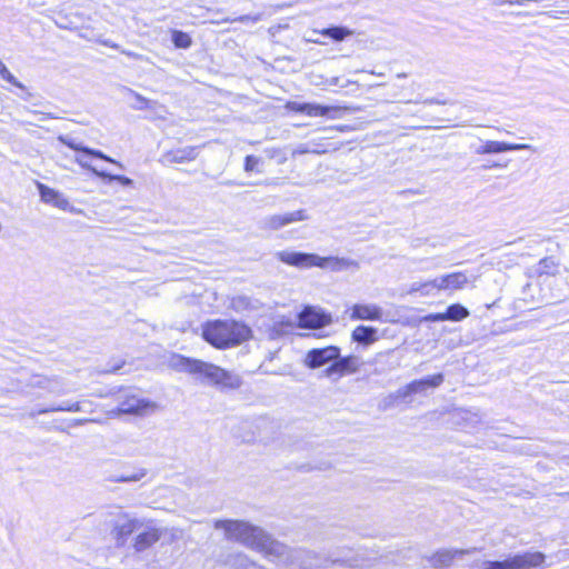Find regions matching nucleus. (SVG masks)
I'll list each match as a JSON object with an SVG mask.
<instances>
[{
  "label": "nucleus",
  "mask_w": 569,
  "mask_h": 569,
  "mask_svg": "<svg viewBox=\"0 0 569 569\" xmlns=\"http://www.w3.org/2000/svg\"><path fill=\"white\" fill-rule=\"evenodd\" d=\"M216 530H222L224 538L237 541L248 548L277 558L286 553L287 547L273 539L262 528L244 520L219 519L213 521Z\"/></svg>",
  "instance_id": "f257e3e1"
},
{
  "label": "nucleus",
  "mask_w": 569,
  "mask_h": 569,
  "mask_svg": "<svg viewBox=\"0 0 569 569\" xmlns=\"http://www.w3.org/2000/svg\"><path fill=\"white\" fill-rule=\"evenodd\" d=\"M251 330L248 326L228 320L208 322L202 331L203 339L216 348H229L247 340Z\"/></svg>",
  "instance_id": "f03ea898"
},
{
  "label": "nucleus",
  "mask_w": 569,
  "mask_h": 569,
  "mask_svg": "<svg viewBox=\"0 0 569 569\" xmlns=\"http://www.w3.org/2000/svg\"><path fill=\"white\" fill-rule=\"evenodd\" d=\"M277 258L289 266L307 269L311 267L330 268L340 271L348 268H358L357 261L347 258L320 257L316 253L283 250L277 252Z\"/></svg>",
  "instance_id": "7ed1b4c3"
},
{
  "label": "nucleus",
  "mask_w": 569,
  "mask_h": 569,
  "mask_svg": "<svg viewBox=\"0 0 569 569\" xmlns=\"http://www.w3.org/2000/svg\"><path fill=\"white\" fill-rule=\"evenodd\" d=\"M170 367L177 371L199 376L213 386H217L219 378L222 376V368L202 360L187 358L181 355H174L171 357Z\"/></svg>",
  "instance_id": "20e7f679"
},
{
  "label": "nucleus",
  "mask_w": 569,
  "mask_h": 569,
  "mask_svg": "<svg viewBox=\"0 0 569 569\" xmlns=\"http://www.w3.org/2000/svg\"><path fill=\"white\" fill-rule=\"evenodd\" d=\"M112 518L111 523V536L116 541L117 547L126 545L128 538L133 533L142 529L143 519L136 518L128 512L118 510L110 515Z\"/></svg>",
  "instance_id": "39448f33"
},
{
  "label": "nucleus",
  "mask_w": 569,
  "mask_h": 569,
  "mask_svg": "<svg viewBox=\"0 0 569 569\" xmlns=\"http://www.w3.org/2000/svg\"><path fill=\"white\" fill-rule=\"evenodd\" d=\"M362 366L361 358L357 355L341 356V349L338 347V357L333 363L322 371V377L338 380L345 376L357 373Z\"/></svg>",
  "instance_id": "423d86ee"
},
{
  "label": "nucleus",
  "mask_w": 569,
  "mask_h": 569,
  "mask_svg": "<svg viewBox=\"0 0 569 569\" xmlns=\"http://www.w3.org/2000/svg\"><path fill=\"white\" fill-rule=\"evenodd\" d=\"M546 555L541 551H526L500 561V569H543Z\"/></svg>",
  "instance_id": "0eeeda50"
},
{
  "label": "nucleus",
  "mask_w": 569,
  "mask_h": 569,
  "mask_svg": "<svg viewBox=\"0 0 569 569\" xmlns=\"http://www.w3.org/2000/svg\"><path fill=\"white\" fill-rule=\"evenodd\" d=\"M338 357L337 346H327L323 348H312L308 350L302 360L303 365L311 370L328 367L333 363Z\"/></svg>",
  "instance_id": "6e6552de"
},
{
  "label": "nucleus",
  "mask_w": 569,
  "mask_h": 569,
  "mask_svg": "<svg viewBox=\"0 0 569 569\" xmlns=\"http://www.w3.org/2000/svg\"><path fill=\"white\" fill-rule=\"evenodd\" d=\"M166 530L158 528L153 521H144L141 530L137 531L138 535L133 540V549L137 552H142L153 546L160 540Z\"/></svg>",
  "instance_id": "1a4fd4ad"
},
{
  "label": "nucleus",
  "mask_w": 569,
  "mask_h": 569,
  "mask_svg": "<svg viewBox=\"0 0 569 569\" xmlns=\"http://www.w3.org/2000/svg\"><path fill=\"white\" fill-rule=\"evenodd\" d=\"M154 407V403L147 399L138 398L134 395H126L124 398L120 400L117 409L112 410V413L142 416Z\"/></svg>",
  "instance_id": "9d476101"
},
{
  "label": "nucleus",
  "mask_w": 569,
  "mask_h": 569,
  "mask_svg": "<svg viewBox=\"0 0 569 569\" xmlns=\"http://www.w3.org/2000/svg\"><path fill=\"white\" fill-rule=\"evenodd\" d=\"M475 549H440L433 555L426 557V560L433 569H447L456 559L471 553Z\"/></svg>",
  "instance_id": "9b49d317"
},
{
  "label": "nucleus",
  "mask_w": 569,
  "mask_h": 569,
  "mask_svg": "<svg viewBox=\"0 0 569 569\" xmlns=\"http://www.w3.org/2000/svg\"><path fill=\"white\" fill-rule=\"evenodd\" d=\"M443 379L445 377L442 373H437L423 379L413 380L403 388L398 389L396 392V397L405 399L413 393L423 392L428 388H437L443 382Z\"/></svg>",
  "instance_id": "f8f14e48"
},
{
  "label": "nucleus",
  "mask_w": 569,
  "mask_h": 569,
  "mask_svg": "<svg viewBox=\"0 0 569 569\" xmlns=\"http://www.w3.org/2000/svg\"><path fill=\"white\" fill-rule=\"evenodd\" d=\"M299 327L319 329L331 322V316L315 307H306L298 315Z\"/></svg>",
  "instance_id": "ddd939ff"
},
{
  "label": "nucleus",
  "mask_w": 569,
  "mask_h": 569,
  "mask_svg": "<svg viewBox=\"0 0 569 569\" xmlns=\"http://www.w3.org/2000/svg\"><path fill=\"white\" fill-rule=\"evenodd\" d=\"M287 108L291 111L298 113H305L309 117H325L328 116L330 118H336V114H331V112L339 113L341 109L339 107H328L321 106L317 103H308V102H297L290 101L287 103Z\"/></svg>",
  "instance_id": "4468645a"
},
{
  "label": "nucleus",
  "mask_w": 569,
  "mask_h": 569,
  "mask_svg": "<svg viewBox=\"0 0 569 569\" xmlns=\"http://www.w3.org/2000/svg\"><path fill=\"white\" fill-rule=\"evenodd\" d=\"M307 219L305 210H297L280 214H272L262 220V227L268 230H278L290 223L303 221Z\"/></svg>",
  "instance_id": "2eb2a0df"
},
{
  "label": "nucleus",
  "mask_w": 569,
  "mask_h": 569,
  "mask_svg": "<svg viewBox=\"0 0 569 569\" xmlns=\"http://www.w3.org/2000/svg\"><path fill=\"white\" fill-rule=\"evenodd\" d=\"M198 157V148L188 146L174 150H170L164 152L161 158L160 162L164 166H169L172 163H186L194 160Z\"/></svg>",
  "instance_id": "dca6fc26"
},
{
  "label": "nucleus",
  "mask_w": 569,
  "mask_h": 569,
  "mask_svg": "<svg viewBox=\"0 0 569 569\" xmlns=\"http://www.w3.org/2000/svg\"><path fill=\"white\" fill-rule=\"evenodd\" d=\"M37 189L39 191L41 201L48 204H52L64 211H72V207L67 198H64L59 191L41 183L37 182Z\"/></svg>",
  "instance_id": "f3484780"
},
{
  "label": "nucleus",
  "mask_w": 569,
  "mask_h": 569,
  "mask_svg": "<svg viewBox=\"0 0 569 569\" xmlns=\"http://www.w3.org/2000/svg\"><path fill=\"white\" fill-rule=\"evenodd\" d=\"M382 316V308L373 303H356L350 312L351 320L381 321Z\"/></svg>",
  "instance_id": "a211bd4d"
},
{
  "label": "nucleus",
  "mask_w": 569,
  "mask_h": 569,
  "mask_svg": "<svg viewBox=\"0 0 569 569\" xmlns=\"http://www.w3.org/2000/svg\"><path fill=\"white\" fill-rule=\"evenodd\" d=\"M536 272L538 277H557L561 273L560 260L553 256L543 257L538 261Z\"/></svg>",
  "instance_id": "6ab92c4d"
},
{
  "label": "nucleus",
  "mask_w": 569,
  "mask_h": 569,
  "mask_svg": "<svg viewBox=\"0 0 569 569\" xmlns=\"http://www.w3.org/2000/svg\"><path fill=\"white\" fill-rule=\"evenodd\" d=\"M351 340L359 346L368 347L378 340V330L373 327L358 326L351 332Z\"/></svg>",
  "instance_id": "aec40b11"
},
{
  "label": "nucleus",
  "mask_w": 569,
  "mask_h": 569,
  "mask_svg": "<svg viewBox=\"0 0 569 569\" xmlns=\"http://www.w3.org/2000/svg\"><path fill=\"white\" fill-rule=\"evenodd\" d=\"M84 405L91 406L90 402H70V401H67V402H63L60 406L42 408V409L38 410L37 413L38 415H43V413H48V412H58V411H68V412L88 411L84 408ZM34 415H36V412H31L30 413L31 417H33Z\"/></svg>",
  "instance_id": "412c9836"
},
{
  "label": "nucleus",
  "mask_w": 569,
  "mask_h": 569,
  "mask_svg": "<svg viewBox=\"0 0 569 569\" xmlns=\"http://www.w3.org/2000/svg\"><path fill=\"white\" fill-rule=\"evenodd\" d=\"M48 379H49V377H47V376L32 375L24 382L21 381V383H23V386H21L20 392L24 393V395H31L33 389L46 390V387L48 385Z\"/></svg>",
  "instance_id": "4be33fe9"
},
{
  "label": "nucleus",
  "mask_w": 569,
  "mask_h": 569,
  "mask_svg": "<svg viewBox=\"0 0 569 569\" xmlns=\"http://www.w3.org/2000/svg\"><path fill=\"white\" fill-rule=\"evenodd\" d=\"M315 32H319L320 34L330 38L337 42L343 41L346 38L353 34L352 30L343 26H331L320 31L315 30Z\"/></svg>",
  "instance_id": "5701e85b"
},
{
  "label": "nucleus",
  "mask_w": 569,
  "mask_h": 569,
  "mask_svg": "<svg viewBox=\"0 0 569 569\" xmlns=\"http://www.w3.org/2000/svg\"><path fill=\"white\" fill-rule=\"evenodd\" d=\"M242 386V379L239 375L222 369V376L219 378L217 387L221 389L236 390Z\"/></svg>",
  "instance_id": "b1692460"
},
{
  "label": "nucleus",
  "mask_w": 569,
  "mask_h": 569,
  "mask_svg": "<svg viewBox=\"0 0 569 569\" xmlns=\"http://www.w3.org/2000/svg\"><path fill=\"white\" fill-rule=\"evenodd\" d=\"M469 316V311L466 307L459 303H453L445 311L446 321H461Z\"/></svg>",
  "instance_id": "393cba45"
},
{
  "label": "nucleus",
  "mask_w": 569,
  "mask_h": 569,
  "mask_svg": "<svg viewBox=\"0 0 569 569\" xmlns=\"http://www.w3.org/2000/svg\"><path fill=\"white\" fill-rule=\"evenodd\" d=\"M547 8L552 17L560 18L569 14V0H548Z\"/></svg>",
  "instance_id": "a878e982"
},
{
  "label": "nucleus",
  "mask_w": 569,
  "mask_h": 569,
  "mask_svg": "<svg viewBox=\"0 0 569 569\" xmlns=\"http://www.w3.org/2000/svg\"><path fill=\"white\" fill-rule=\"evenodd\" d=\"M254 426L258 429V439L259 441L267 442L269 440V437L267 435H263L262 431L271 430L273 431L276 429V425L273 421H271L268 418L260 417L256 419Z\"/></svg>",
  "instance_id": "bb28decb"
},
{
  "label": "nucleus",
  "mask_w": 569,
  "mask_h": 569,
  "mask_svg": "<svg viewBox=\"0 0 569 569\" xmlns=\"http://www.w3.org/2000/svg\"><path fill=\"white\" fill-rule=\"evenodd\" d=\"M171 41L178 49H188L192 44L191 37L181 30L171 31Z\"/></svg>",
  "instance_id": "cd10ccee"
},
{
  "label": "nucleus",
  "mask_w": 569,
  "mask_h": 569,
  "mask_svg": "<svg viewBox=\"0 0 569 569\" xmlns=\"http://www.w3.org/2000/svg\"><path fill=\"white\" fill-rule=\"evenodd\" d=\"M447 283H449L450 290H458L463 288V286L468 282V278L463 272H453L446 274Z\"/></svg>",
  "instance_id": "c85d7f7f"
},
{
  "label": "nucleus",
  "mask_w": 569,
  "mask_h": 569,
  "mask_svg": "<svg viewBox=\"0 0 569 569\" xmlns=\"http://www.w3.org/2000/svg\"><path fill=\"white\" fill-rule=\"evenodd\" d=\"M433 280L426 282H413L411 286V292H420L421 296H430L436 292V287L432 286Z\"/></svg>",
  "instance_id": "c756f323"
},
{
  "label": "nucleus",
  "mask_w": 569,
  "mask_h": 569,
  "mask_svg": "<svg viewBox=\"0 0 569 569\" xmlns=\"http://www.w3.org/2000/svg\"><path fill=\"white\" fill-rule=\"evenodd\" d=\"M94 176L107 179L108 181H118L122 186L129 187L132 184V180L124 176L111 174L106 171L94 170Z\"/></svg>",
  "instance_id": "7c9ffc66"
},
{
  "label": "nucleus",
  "mask_w": 569,
  "mask_h": 569,
  "mask_svg": "<svg viewBox=\"0 0 569 569\" xmlns=\"http://www.w3.org/2000/svg\"><path fill=\"white\" fill-rule=\"evenodd\" d=\"M147 475L146 469H139L138 471L131 472V473H123L114 479L112 481L114 482H136L142 479Z\"/></svg>",
  "instance_id": "2f4dec72"
},
{
  "label": "nucleus",
  "mask_w": 569,
  "mask_h": 569,
  "mask_svg": "<svg viewBox=\"0 0 569 569\" xmlns=\"http://www.w3.org/2000/svg\"><path fill=\"white\" fill-rule=\"evenodd\" d=\"M261 158L249 154L244 158L243 169L246 172H261Z\"/></svg>",
  "instance_id": "473e14b6"
},
{
  "label": "nucleus",
  "mask_w": 569,
  "mask_h": 569,
  "mask_svg": "<svg viewBox=\"0 0 569 569\" xmlns=\"http://www.w3.org/2000/svg\"><path fill=\"white\" fill-rule=\"evenodd\" d=\"M129 94L134 97L136 103L132 104V108L136 110H144L150 108V100L141 96L140 93L133 91L132 89L126 88Z\"/></svg>",
  "instance_id": "72a5a7b5"
},
{
  "label": "nucleus",
  "mask_w": 569,
  "mask_h": 569,
  "mask_svg": "<svg viewBox=\"0 0 569 569\" xmlns=\"http://www.w3.org/2000/svg\"><path fill=\"white\" fill-rule=\"evenodd\" d=\"M0 76L3 80L8 81L9 83H11L20 89H24L23 84L8 70V68L1 60H0Z\"/></svg>",
  "instance_id": "f704fd0d"
},
{
  "label": "nucleus",
  "mask_w": 569,
  "mask_h": 569,
  "mask_svg": "<svg viewBox=\"0 0 569 569\" xmlns=\"http://www.w3.org/2000/svg\"><path fill=\"white\" fill-rule=\"evenodd\" d=\"M46 390L48 392L56 393V395H64L66 393L62 382L58 377H49Z\"/></svg>",
  "instance_id": "c9c22d12"
},
{
  "label": "nucleus",
  "mask_w": 569,
  "mask_h": 569,
  "mask_svg": "<svg viewBox=\"0 0 569 569\" xmlns=\"http://www.w3.org/2000/svg\"><path fill=\"white\" fill-rule=\"evenodd\" d=\"M263 14L262 13H256V14H243L239 16L234 19H224L226 22H241V23H257L260 20H262Z\"/></svg>",
  "instance_id": "e433bc0d"
},
{
  "label": "nucleus",
  "mask_w": 569,
  "mask_h": 569,
  "mask_svg": "<svg viewBox=\"0 0 569 569\" xmlns=\"http://www.w3.org/2000/svg\"><path fill=\"white\" fill-rule=\"evenodd\" d=\"M84 154L87 156H91V157H94V158H99V159H102L104 161H108V162H111V163H114L117 166H119L120 168H122V164L117 162L116 160H113L112 158H110L109 156L104 154L102 151L100 150H97V149H92V148H89L87 147L84 149Z\"/></svg>",
  "instance_id": "4c0bfd02"
},
{
  "label": "nucleus",
  "mask_w": 569,
  "mask_h": 569,
  "mask_svg": "<svg viewBox=\"0 0 569 569\" xmlns=\"http://www.w3.org/2000/svg\"><path fill=\"white\" fill-rule=\"evenodd\" d=\"M84 154L87 156H91V157H94V158H99V159H102L104 161H108V162H111V163H114L117 166H119L120 168H122V164L117 162L116 160H113L112 158H110L109 156L104 154L102 151L100 150H97V149H92V148H89L87 147L84 149Z\"/></svg>",
  "instance_id": "58836bf2"
},
{
  "label": "nucleus",
  "mask_w": 569,
  "mask_h": 569,
  "mask_svg": "<svg viewBox=\"0 0 569 569\" xmlns=\"http://www.w3.org/2000/svg\"><path fill=\"white\" fill-rule=\"evenodd\" d=\"M326 149L311 148L310 143H303L297 147L293 154H306V153H325Z\"/></svg>",
  "instance_id": "ea45409f"
},
{
  "label": "nucleus",
  "mask_w": 569,
  "mask_h": 569,
  "mask_svg": "<svg viewBox=\"0 0 569 569\" xmlns=\"http://www.w3.org/2000/svg\"><path fill=\"white\" fill-rule=\"evenodd\" d=\"M59 140L68 146L70 149L74 150V151H79V152H82L84 153V149L87 148L86 146H83L82 143L80 142H77L76 140L71 139V138H67V137H59Z\"/></svg>",
  "instance_id": "a19ab883"
},
{
  "label": "nucleus",
  "mask_w": 569,
  "mask_h": 569,
  "mask_svg": "<svg viewBox=\"0 0 569 569\" xmlns=\"http://www.w3.org/2000/svg\"><path fill=\"white\" fill-rule=\"evenodd\" d=\"M234 565H239L244 568H248V567L256 568V565L253 562H250L248 557L242 553H237L234 556Z\"/></svg>",
  "instance_id": "79ce46f5"
},
{
  "label": "nucleus",
  "mask_w": 569,
  "mask_h": 569,
  "mask_svg": "<svg viewBox=\"0 0 569 569\" xmlns=\"http://www.w3.org/2000/svg\"><path fill=\"white\" fill-rule=\"evenodd\" d=\"M432 286L436 287V291L450 290L449 289V283H447L446 276H442V277L433 279V284Z\"/></svg>",
  "instance_id": "37998d69"
},
{
  "label": "nucleus",
  "mask_w": 569,
  "mask_h": 569,
  "mask_svg": "<svg viewBox=\"0 0 569 569\" xmlns=\"http://www.w3.org/2000/svg\"><path fill=\"white\" fill-rule=\"evenodd\" d=\"M419 102H423L426 104H446L447 102L445 100H439L437 98H428V99H425V100H408L406 101V103H419Z\"/></svg>",
  "instance_id": "c03bdc74"
},
{
  "label": "nucleus",
  "mask_w": 569,
  "mask_h": 569,
  "mask_svg": "<svg viewBox=\"0 0 569 569\" xmlns=\"http://www.w3.org/2000/svg\"><path fill=\"white\" fill-rule=\"evenodd\" d=\"M423 320L427 322L446 321L445 312L429 313L423 318Z\"/></svg>",
  "instance_id": "a18cd8bd"
},
{
  "label": "nucleus",
  "mask_w": 569,
  "mask_h": 569,
  "mask_svg": "<svg viewBox=\"0 0 569 569\" xmlns=\"http://www.w3.org/2000/svg\"><path fill=\"white\" fill-rule=\"evenodd\" d=\"M76 161L82 167L88 170H90L94 174V170H98L97 168L92 167L90 163H88L82 157L77 158Z\"/></svg>",
  "instance_id": "49530a36"
},
{
  "label": "nucleus",
  "mask_w": 569,
  "mask_h": 569,
  "mask_svg": "<svg viewBox=\"0 0 569 569\" xmlns=\"http://www.w3.org/2000/svg\"><path fill=\"white\" fill-rule=\"evenodd\" d=\"M526 147L527 146H525V144L511 146V144L500 142V152L506 151V150H511V149H521V148H526Z\"/></svg>",
  "instance_id": "de8ad7c7"
},
{
  "label": "nucleus",
  "mask_w": 569,
  "mask_h": 569,
  "mask_svg": "<svg viewBox=\"0 0 569 569\" xmlns=\"http://www.w3.org/2000/svg\"><path fill=\"white\" fill-rule=\"evenodd\" d=\"M91 421H93V420L92 419H88V418H79V419H73L72 420V425L73 426H82V425H84L87 422H91Z\"/></svg>",
  "instance_id": "09e8293b"
},
{
  "label": "nucleus",
  "mask_w": 569,
  "mask_h": 569,
  "mask_svg": "<svg viewBox=\"0 0 569 569\" xmlns=\"http://www.w3.org/2000/svg\"><path fill=\"white\" fill-rule=\"evenodd\" d=\"M121 52L130 58H133V59H140L141 56L136 53V52H131V51H127V50H121Z\"/></svg>",
  "instance_id": "8fccbe9b"
},
{
  "label": "nucleus",
  "mask_w": 569,
  "mask_h": 569,
  "mask_svg": "<svg viewBox=\"0 0 569 569\" xmlns=\"http://www.w3.org/2000/svg\"><path fill=\"white\" fill-rule=\"evenodd\" d=\"M489 152H498V142H490V144L488 146V150Z\"/></svg>",
  "instance_id": "3c124183"
},
{
  "label": "nucleus",
  "mask_w": 569,
  "mask_h": 569,
  "mask_svg": "<svg viewBox=\"0 0 569 569\" xmlns=\"http://www.w3.org/2000/svg\"><path fill=\"white\" fill-rule=\"evenodd\" d=\"M103 44L107 46V47L113 48V49H118L119 48L118 44L112 43L110 41H103Z\"/></svg>",
  "instance_id": "603ef678"
},
{
  "label": "nucleus",
  "mask_w": 569,
  "mask_h": 569,
  "mask_svg": "<svg viewBox=\"0 0 569 569\" xmlns=\"http://www.w3.org/2000/svg\"><path fill=\"white\" fill-rule=\"evenodd\" d=\"M486 569H498V561L490 562Z\"/></svg>",
  "instance_id": "864d4df0"
},
{
  "label": "nucleus",
  "mask_w": 569,
  "mask_h": 569,
  "mask_svg": "<svg viewBox=\"0 0 569 569\" xmlns=\"http://www.w3.org/2000/svg\"><path fill=\"white\" fill-rule=\"evenodd\" d=\"M308 143H310L311 148L322 149V148H321V144H320V143H317V142H315V141H309Z\"/></svg>",
  "instance_id": "5fc2aeb1"
},
{
  "label": "nucleus",
  "mask_w": 569,
  "mask_h": 569,
  "mask_svg": "<svg viewBox=\"0 0 569 569\" xmlns=\"http://www.w3.org/2000/svg\"><path fill=\"white\" fill-rule=\"evenodd\" d=\"M398 110L392 112L393 116L399 117L402 113V110L398 107Z\"/></svg>",
  "instance_id": "6e6d98bb"
},
{
  "label": "nucleus",
  "mask_w": 569,
  "mask_h": 569,
  "mask_svg": "<svg viewBox=\"0 0 569 569\" xmlns=\"http://www.w3.org/2000/svg\"><path fill=\"white\" fill-rule=\"evenodd\" d=\"M397 77H398V78H406V77H407V74H406V73H399Z\"/></svg>",
  "instance_id": "4d7b16f0"
},
{
  "label": "nucleus",
  "mask_w": 569,
  "mask_h": 569,
  "mask_svg": "<svg viewBox=\"0 0 569 569\" xmlns=\"http://www.w3.org/2000/svg\"><path fill=\"white\" fill-rule=\"evenodd\" d=\"M567 495L569 496V492Z\"/></svg>",
  "instance_id": "13d9d810"
}]
</instances>
